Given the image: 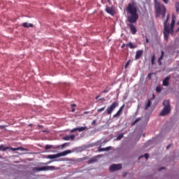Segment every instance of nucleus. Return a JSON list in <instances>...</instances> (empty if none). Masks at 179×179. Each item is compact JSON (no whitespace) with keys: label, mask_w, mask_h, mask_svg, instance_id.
Returning a JSON list of instances; mask_svg holds the SVG:
<instances>
[{"label":"nucleus","mask_w":179,"mask_h":179,"mask_svg":"<svg viewBox=\"0 0 179 179\" xmlns=\"http://www.w3.org/2000/svg\"><path fill=\"white\" fill-rule=\"evenodd\" d=\"M176 10L179 11V2H178L176 5Z\"/></svg>","instance_id":"7c9ffc66"},{"label":"nucleus","mask_w":179,"mask_h":179,"mask_svg":"<svg viewBox=\"0 0 179 179\" xmlns=\"http://www.w3.org/2000/svg\"><path fill=\"white\" fill-rule=\"evenodd\" d=\"M122 138H124V134H120L117 136V141H121L122 139Z\"/></svg>","instance_id":"5701e85b"},{"label":"nucleus","mask_w":179,"mask_h":179,"mask_svg":"<svg viewBox=\"0 0 179 179\" xmlns=\"http://www.w3.org/2000/svg\"><path fill=\"white\" fill-rule=\"evenodd\" d=\"M64 141H75V135H69L63 137Z\"/></svg>","instance_id":"f8f14e48"},{"label":"nucleus","mask_w":179,"mask_h":179,"mask_svg":"<svg viewBox=\"0 0 179 179\" xmlns=\"http://www.w3.org/2000/svg\"><path fill=\"white\" fill-rule=\"evenodd\" d=\"M106 12L112 16H114V9L113 7L106 6Z\"/></svg>","instance_id":"9d476101"},{"label":"nucleus","mask_w":179,"mask_h":179,"mask_svg":"<svg viewBox=\"0 0 179 179\" xmlns=\"http://www.w3.org/2000/svg\"><path fill=\"white\" fill-rule=\"evenodd\" d=\"M76 131H78V127H77V128L72 129L70 131V132L73 133V132H76Z\"/></svg>","instance_id":"c85d7f7f"},{"label":"nucleus","mask_w":179,"mask_h":179,"mask_svg":"<svg viewBox=\"0 0 179 179\" xmlns=\"http://www.w3.org/2000/svg\"><path fill=\"white\" fill-rule=\"evenodd\" d=\"M142 54H143V50H137L136 52L135 59H141V57H142Z\"/></svg>","instance_id":"9b49d317"},{"label":"nucleus","mask_w":179,"mask_h":179,"mask_svg":"<svg viewBox=\"0 0 179 179\" xmlns=\"http://www.w3.org/2000/svg\"><path fill=\"white\" fill-rule=\"evenodd\" d=\"M162 170H164V167H161V168L159 169V171H162Z\"/></svg>","instance_id":"a19ab883"},{"label":"nucleus","mask_w":179,"mask_h":179,"mask_svg":"<svg viewBox=\"0 0 179 179\" xmlns=\"http://www.w3.org/2000/svg\"><path fill=\"white\" fill-rule=\"evenodd\" d=\"M138 114V110H136V113H134V117H136Z\"/></svg>","instance_id":"c9c22d12"},{"label":"nucleus","mask_w":179,"mask_h":179,"mask_svg":"<svg viewBox=\"0 0 179 179\" xmlns=\"http://www.w3.org/2000/svg\"><path fill=\"white\" fill-rule=\"evenodd\" d=\"M126 10L131 15L127 17L129 22L127 23V26L129 27L131 34L135 36L138 32V29L134 23H136L138 19H139V15H138V10L136 9V6H135V3H129L126 8Z\"/></svg>","instance_id":"f257e3e1"},{"label":"nucleus","mask_w":179,"mask_h":179,"mask_svg":"<svg viewBox=\"0 0 179 179\" xmlns=\"http://www.w3.org/2000/svg\"><path fill=\"white\" fill-rule=\"evenodd\" d=\"M169 19H170V15L168 14L166 16V20L164 21V40L167 41L169 40V36L170 35V33H173L174 32V26L176 24V16L173 15L172 16V20L171 23V27L169 24H167V22H169Z\"/></svg>","instance_id":"f03ea898"},{"label":"nucleus","mask_w":179,"mask_h":179,"mask_svg":"<svg viewBox=\"0 0 179 179\" xmlns=\"http://www.w3.org/2000/svg\"><path fill=\"white\" fill-rule=\"evenodd\" d=\"M139 106H138V108H137V111H139Z\"/></svg>","instance_id":"de8ad7c7"},{"label":"nucleus","mask_w":179,"mask_h":179,"mask_svg":"<svg viewBox=\"0 0 179 179\" xmlns=\"http://www.w3.org/2000/svg\"><path fill=\"white\" fill-rule=\"evenodd\" d=\"M156 59V55L153 54L151 57V64L155 65V60Z\"/></svg>","instance_id":"412c9836"},{"label":"nucleus","mask_w":179,"mask_h":179,"mask_svg":"<svg viewBox=\"0 0 179 179\" xmlns=\"http://www.w3.org/2000/svg\"><path fill=\"white\" fill-rule=\"evenodd\" d=\"M156 92H157V93H160L162 92V87L157 86L156 87Z\"/></svg>","instance_id":"b1692460"},{"label":"nucleus","mask_w":179,"mask_h":179,"mask_svg":"<svg viewBox=\"0 0 179 179\" xmlns=\"http://www.w3.org/2000/svg\"><path fill=\"white\" fill-rule=\"evenodd\" d=\"M143 157H145V159H149V154L145 153V154L143 155Z\"/></svg>","instance_id":"c756f323"},{"label":"nucleus","mask_w":179,"mask_h":179,"mask_svg":"<svg viewBox=\"0 0 179 179\" xmlns=\"http://www.w3.org/2000/svg\"><path fill=\"white\" fill-rule=\"evenodd\" d=\"M143 157V156H141V157Z\"/></svg>","instance_id":"5fc2aeb1"},{"label":"nucleus","mask_w":179,"mask_h":179,"mask_svg":"<svg viewBox=\"0 0 179 179\" xmlns=\"http://www.w3.org/2000/svg\"><path fill=\"white\" fill-rule=\"evenodd\" d=\"M124 107H125V104H123V105L119 108V110L122 112V111H124Z\"/></svg>","instance_id":"cd10ccee"},{"label":"nucleus","mask_w":179,"mask_h":179,"mask_svg":"<svg viewBox=\"0 0 179 179\" xmlns=\"http://www.w3.org/2000/svg\"><path fill=\"white\" fill-rule=\"evenodd\" d=\"M125 45H127L125 43H123L121 46V48H124V47H125Z\"/></svg>","instance_id":"58836bf2"},{"label":"nucleus","mask_w":179,"mask_h":179,"mask_svg":"<svg viewBox=\"0 0 179 179\" xmlns=\"http://www.w3.org/2000/svg\"><path fill=\"white\" fill-rule=\"evenodd\" d=\"M164 109L160 112L159 115L161 117H164L167 114H170L171 111V108L170 107V100H164L163 101Z\"/></svg>","instance_id":"20e7f679"},{"label":"nucleus","mask_w":179,"mask_h":179,"mask_svg":"<svg viewBox=\"0 0 179 179\" xmlns=\"http://www.w3.org/2000/svg\"><path fill=\"white\" fill-rule=\"evenodd\" d=\"M87 131L89 129L87 127H78V132H83V131Z\"/></svg>","instance_id":"6ab92c4d"},{"label":"nucleus","mask_w":179,"mask_h":179,"mask_svg":"<svg viewBox=\"0 0 179 179\" xmlns=\"http://www.w3.org/2000/svg\"><path fill=\"white\" fill-rule=\"evenodd\" d=\"M118 106H120V103H118V102H113L109 107L107 108V109L106 110V113L108 114V115H111L114 110H115V108H117Z\"/></svg>","instance_id":"6e6552de"},{"label":"nucleus","mask_w":179,"mask_h":179,"mask_svg":"<svg viewBox=\"0 0 179 179\" xmlns=\"http://www.w3.org/2000/svg\"><path fill=\"white\" fill-rule=\"evenodd\" d=\"M122 114V111L118 110L116 114L113 115V118H120L121 117V115Z\"/></svg>","instance_id":"f3484780"},{"label":"nucleus","mask_w":179,"mask_h":179,"mask_svg":"<svg viewBox=\"0 0 179 179\" xmlns=\"http://www.w3.org/2000/svg\"><path fill=\"white\" fill-rule=\"evenodd\" d=\"M171 76H166L163 80V86H167L169 85V82H170Z\"/></svg>","instance_id":"2eb2a0df"},{"label":"nucleus","mask_w":179,"mask_h":179,"mask_svg":"<svg viewBox=\"0 0 179 179\" xmlns=\"http://www.w3.org/2000/svg\"><path fill=\"white\" fill-rule=\"evenodd\" d=\"M155 9L156 12L157 17H160L161 15L162 18L164 19L166 17V13L167 10L166 9V6L164 4H160V3H155Z\"/></svg>","instance_id":"7ed1b4c3"},{"label":"nucleus","mask_w":179,"mask_h":179,"mask_svg":"<svg viewBox=\"0 0 179 179\" xmlns=\"http://www.w3.org/2000/svg\"><path fill=\"white\" fill-rule=\"evenodd\" d=\"M1 129H5V125H0Z\"/></svg>","instance_id":"72a5a7b5"},{"label":"nucleus","mask_w":179,"mask_h":179,"mask_svg":"<svg viewBox=\"0 0 179 179\" xmlns=\"http://www.w3.org/2000/svg\"><path fill=\"white\" fill-rule=\"evenodd\" d=\"M71 107H76V104L75 103L71 104Z\"/></svg>","instance_id":"79ce46f5"},{"label":"nucleus","mask_w":179,"mask_h":179,"mask_svg":"<svg viewBox=\"0 0 179 179\" xmlns=\"http://www.w3.org/2000/svg\"><path fill=\"white\" fill-rule=\"evenodd\" d=\"M39 128H43V125H38V126Z\"/></svg>","instance_id":"49530a36"},{"label":"nucleus","mask_w":179,"mask_h":179,"mask_svg":"<svg viewBox=\"0 0 179 179\" xmlns=\"http://www.w3.org/2000/svg\"><path fill=\"white\" fill-rule=\"evenodd\" d=\"M106 110V106H103V108H101L97 110V113H101Z\"/></svg>","instance_id":"393cba45"},{"label":"nucleus","mask_w":179,"mask_h":179,"mask_svg":"<svg viewBox=\"0 0 179 179\" xmlns=\"http://www.w3.org/2000/svg\"><path fill=\"white\" fill-rule=\"evenodd\" d=\"M108 150H111V146L106 147L105 148H101V145L98 148V152H108Z\"/></svg>","instance_id":"ddd939ff"},{"label":"nucleus","mask_w":179,"mask_h":179,"mask_svg":"<svg viewBox=\"0 0 179 179\" xmlns=\"http://www.w3.org/2000/svg\"><path fill=\"white\" fill-rule=\"evenodd\" d=\"M22 27H25L27 29H29V27H33V24L31 23H27V22H23L22 24Z\"/></svg>","instance_id":"dca6fc26"},{"label":"nucleus","mask_w":179,"mask_h":179,"mask_svg":"<svg viewBox=\"0 0 179 179\" xmlns=\"http://www.w3.org/2000/svg\"><path fill=\"white\" fill-rule=\"evenodd\" d=\"M129 62H131V60H128V62L126 63L124 66L125 69H127V68H128V66H129Z\"/></svg>","instance_id":"bb28decb"},{"label":"nucleus","mask_w":179,"mask_h":179,"mask_svg":"<svg viewBox=\"0 0 179 179\" xmlns=\"http://www.w3.org/2000/svg\"><path fill=\"white\" fill-rule=\"evenodd\" d=\"M1 150H3V152H5L6 150H12L13 152H16V150H21V152H27L29 149L22 147H18L15 148L12 147H4L3 145H1L0 151Z\"/></svg>","instance_id":"39448f33"},{"label":"nucleus","mask_w":179,"mask_h":179,"mask_svg":"<svg viewBox=\"0 0 179 179\" xmlns=\"http://www.w3.org/2000/svg\"><path fill=\"white\" fill-rule=\"evenodd\" d=\"M55 169V166H47L33 168V171H34V173H37L38 171H52Z\"/></svg>","instance_id":"423d86ee"},{"label":"nucleus","mask_w":179,"mask_h":179,"mask_svg":"<svg viewBox=\"0 0 179 179\" xmlns=\"http://www.w3.org/2000/svg\"><path fill=\"white\" fill-rule=\"evenodd\" d=\"M94 124H96V120H93V121L92 122V125H94Z\"/></svg>","instance_id":"e433bc0d"},{"label":"nucleus","mask_w":179,"mask_h":179,"mask_svg":"<svg viewBox=\"0 0 179 179\" xmlns=\"http://www.w3.org/2000/svg\"><path fill=\"white\" fill-rule=\"evenodd\" d=\"M45 164H50V162H47V163H45Z\"/></svg>","instance_id":"603ef678"},{"label":"nucleus","mask_w":179,"mask_h":179,"mask_svg":"<svg viewBox=\"0 0 179 179\" xmlns=\"http://www.w3.org/2000/svg\"><path fill=\"white\" fill-rule=\"evenodd\" d=\"M72 113H75V108L71 109Z\"/></svg>","instance_id":"37998d69"},{"label":"nucleus","mask_w":179,"mask_h":179,"mask_svg":"<svg viewBox=\"0 0 179 179\" xmlns=\"http://www.w3.org/2000/svg\"><path fill=\"white\" fill-rule=\"evenodd\" d=\"M69 153H72V151L71 150H65L55 155H49L47 156V159H57V157L66 156V155H69Z\"/></svg>","instance_id":"0eeeda50"},{"label":"nucleus","mask_w":179,"mask_h":179,"mask_svg":"<svg viewBox=\"0 0 179 179\" xmlns=\"http://www.w3.org/2000/svg\"><path fill=\"white\" fill-rule=\"evenodd\" d=\"M121 169H122V164H113L110 165L109 167V170L111 173H113V171H117V170H121Z\"/></svg>","instance_id":"1a4fd4ad"},{"label":"nucleus","mask_w":179,"mask_h":179,"mask_svg":"<svg viewBox=\"0 0 179 179\" xmlns=\"http://www.w3.org/2000/svg\"><path fill=\"white\" fill-rule=\"evenodd\" d=\"M150 106H152V101H150V99H148L147 103H145V109L148 110V108H149Z\"/></svg>","instance_id":"a211bd4d"},{"label":"nucleus","mask_w":179,"mask_h":179,"mask_svg":"<svg viewBox=\"0 0 179 179\" xmlns=\"http://www.w3.org/2000/svg\"><path fill=\"white\" fill-rule=\"evenodd\" d=\"M65 146H66V143H64L62 145V148H65Z\"/></svg>","instance_id":"ea45409f"},{"label":"nucleus","mask_w":179,"mask_h":179,"mask_svg":"<svg viewBox=\"0 0 179 179\" xmlns=\"http://www.w3.org/2000/svg\"><path fill=\"white\" fill-rule=\"evenodd\" d=\"M139 121H141V117H138L137 119H136V120L131 123V127H134V125H135V124H137V122H139Z\"/></svg>","instance_id":"4be33fe9"},{"label":"nucleus","mask_w":179,"mask_h":179,"mask_svg":"<svg viewBox=\"0 0 179 179\" xmlns=\"http://www.w3.org/2000/svg\"><path fill=\"white\" fill-rule=\"evenodd\" d=\"M164 3H169V0H162Z\"/></svg>","instance_id":"f704fd0d"},{"label":"nucleus","mask_w":179,"mask_h":179,"mask_svg":"<svg viewBox=\"0 0 179 179\" xmlns=\"http://www.w3.org/2000/svg\"><path fill=\"white\" fill-rule=\"evenodd\" d=\"M172 145L171 144H169L166 146V149L169 150L170 149V148H171Z\"/></svg>","instance_id":"473e14b6"},{"label":"nucleus","mask_w":179,"mask_h":179,"mask_svg":"<svg viewBox=\"0 0 179 179\" xmlns=\"http://www.w3.org/2000/svg\"><path fill=\"white\" fill-rule=\"evenodd\" d=\"M99 97H100V96H97L96 97V100L99 99Z\"/></svg>","instance_id":"a18cd8bd"},{"label":"nucleus","mask_w":179,"mask_h":179,"mask_svg":"<svg viewBox=\"0 0 179 179\" xmlns=\"http://www.w3.org/2000/svg\"><path fill=\"white\" fill-rule=\"evenodd\" d=\"M43 132H47V131L45 130V131H43Z\"/></svg>","instance_id":"864d4df0"},{"label":"nucleus","mask_w":179,"mask_h":179,"mask_svg":"<svg viewBox=\"0 0 179 179\" xmlns=\"http://www.w3.org/2000/svg\"><path fill=\"white\" fill-rule=\"evenodd\" d=\"M52 148V145H46L45 147V150H48V149H51Z\"/></svg>","instance_id":"a878e982"},{"label":"nucleus","mask_w":179,"mask_h":179,"mask_svg":"<svg viewBox=\"0 0 179 179\" xmlns=\"http://www.w3.org/2000/svg\"><path fill=\"white\" fill-rule=\"evenodd\" d=\"M145 41H146V43H149V39H148V38H146Z\"/></svg>","instance_id":"c03bdc74"},{"label":"nucleus","mask_w":179,"mask_h":179,"mask_svg":"<svg viewBox=\"0 0 179 179\" xmlns=\"http://www.w3.org/2000/svg\"><path fill=\"white\" fill-rule=\"evenodd\" d=\"M163 57H164V51L162 50L161 51V56L159 57L157 64L158 65L162 66V60L163 59Z\"/></svg>","instance_id":"4468645a"},{"label":"nucleus","mask_w":179,"mask_h":179,"mask_svg":"<svg viewBox=\"0 0 179 179\" xmlns=\"http://www.w3.org/2000/svg\"><path fill=\"white\" fill-rule=\"evenodd\" d=\"M152 99H155V94L152 95Z\"/></svg>","instance_id":"3c124183"},{"label":"nucleus","mask_w":179,"mask_h":179,"mask_svg":"<svg viewBox=\"0 0 179 179\" xmlns=\"http://www.w3.org/2000/svg\"><path fill=\"white\" fill-rule=\"evenodd\" d=\"M151 75H152V74L149 73V74H148V78H150Z\"/></svg>","instance_id":"09e8293b"},{"label":"nucleus","mask_w":179,"mask_h":179,"mask_svg":"<svg viewBox=\"0 0 179 179\" xmlns=\"http://www.w3.org/2000/svg\"><path fill=\"white\" fill-rule=\"evenodd\" d=\"M127 47H129V48H136V45H134L132 42H129L128 44L126 45Z\"/></svg>","instance_id":"aec40b11"},{"label":"nucleus","mask_w":179,"mask_h":179,"mask_svg":"<svg viewBox=\"0 0 179 179\" xmlns=\"http://www.w3.org/2000/svg\"><path fill=\"white\" fill-rule=\"evenodd\" d=\"M108 90H104L103 92H102V93H108Z\"/></svg>","instance_id":"4c0bfd02"},{"label":"nucleus","mask_w":179,"mask_h":179,"mask_svg":"<svg viewBox=\"0 0 179 179\" xmlns=\"http://www.w3.org/2000/svg\"><path fill=\"white\" fill-rule=\"evenodd\" d=\"M94 162H96V159H92L89 161V163H94Z\"/></svg>","instance_id":"2f4dec72"},{"label":"nucleus","mask_w":179,"mask_h":179,"mask_svg":"<svg viewBox=\"0 0 179 179\" xmlns=\"http://www.w3.org/2000/svg\"><path fill=\"white\" fill-rule=\"evenodd\" d=\"M85 114H89V112H85Z\"/></svg>","instance_id":"8fccbe9b"}]
</instances>
